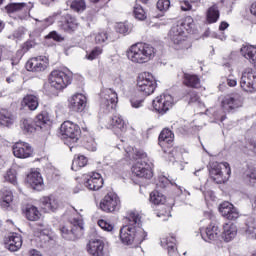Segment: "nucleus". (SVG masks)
Listing matches in <instances>:
<instances>
[{
	"mask_svg": "<svg viewBox=\"0 0 256 256\" xmlns=\"http://www.w3.org/2000/svg\"><path fill=\"white\" fill-rule=\"evenodd\" d=\"M246 149H249V151H252V153H256V140H250L246 144Z\"/></svg>",
	"mask_w": 256,
	"mask_h": 256,
	"instance_id": "obj_56",
	"label": "nucleus"
},
{
	"mask_svg": "<svg viewBox=\"0 0 256 256\" xmlns=\"http://www.w3.org/2000/svg\"><path fill=\"white\" fill-rule=\"evenodd\" d=\"M227 85L229 87H235L237 85V79H235V78H228L227 79Z\"/></svg>",
	"mask_w": 256,
	"mask_h": 256,
	"instance_id": "obj_61",
	"label": "nucleus"
},
{
	"mask_svg": "<svg viewBox=\"0 0 256 256\" xmlns=\"http://www.w3.org/2000/svg\"><path fill=\"white\" fill-rule=\"evenodd\" d=\"M127 57L132 63L143 65L154 59L155 48L147 43L133 44L127 52Z\"/></svg>",
	"mask_w": 256,
	"mask_h": 256,
	"instance_id": "obj_4",
	"label": "nucleus"
},
{
	"mask_svg": "<svg viewBox=\"0 0 256 256\" xmlns=\"http://www.w3.org/2000/svg\"><path fill=\"white\" fill-rule=\"evenodd\" d=\"M173 185V182L169 180V178L165 176H161L158 181V186L161 187V189H165V187H168L169 185Z\"/></svg>",
	"mask_w": 256,
	"mask_h": 256,
	"instance_id": "obj_48",
	"label": "nucleus"
},
{
	"mask_svg": "<svg viewBox=\"0 0 256 256\" xmlns=\"http://www.w3.org/2000/svg\"><path fill=\"white\" fill-rule=\"evenodd\" d=\"M62 237L68 241H75L83 237L85 231L83 219L74 218L69 225L60 228Z\"/></svg>",
	"mask_w": 256,
	"mask_h": 256,
	"instance_id": "obj_6",
	"label": "nucleus"
},
{
	"mask_svg": "<svg viewBox=\"0 0 256 256\" xmlns=\"http://www.w3.org/2000/svg\"><path fill=\"white\" fill-rule=\"evenodd\" d=\"M6 181H9V183H12V185H17V176L15 172L8 171L5 176Z\"/></svg>",
	"mask_w": 256,
	"mask_h": 256,
	"instance_id": "obj_51",
	"label": "nucleus"
},
{
	"mask_svg": "<svg viewBox=\"0 0 256 256\" xmlns=\"http://www.w3.org/2000/svg\"><path fill=\"white\" fill-rule=\"evenodd\" d=\"M98 225L103 231H113V226L105 220H99Z\"/></svg>",
	"mask_w": 256,
	"mask_h": 256,
	"instance_id": "obj_52",
	"label": "nucleus"
},
{
	"mask_svg": "<svg viewBox=\"0 0 256 256\" xmlns=\"http://www.w3.org/2000/svg\"><path fill=\"white\" fill-rule=\"evenodd\" d=\"M183 79V83L186 87H192L193 89H199V87H201V79L195 74L184 73Z\"/></svg>",
	"mask_w": 256,
	"mask_h": 256,
	"instance_id": "obj_27",
	"label": "nucleus"
},
{
	"mask_svg": "<svg viewBox=\"0 0 256 256\" xmlns=\"http://www.w3.org/2000/svg\"><path fill=\"white\" fill-rule=\"evenodd\" d=\"M237 0H222V3L226 9H228V13H231L233 11V5H235V2Z\"/></svg>",
	"mask_w": 256,
	"mask_h": 256,
	"instance_id": "obj_55",
	"label": "nucleus"
},
{
	"mask_svg": "<svg viewBox=\"0 0 256 256\" xmlns=\"http://www.w3.org/2000/svg\"><path fill=\"white\" fill-rule=\"evenodd\" d=\"M99 207L105 213H114V211H119V209H121V200L116 193H108L100 201Z\"/></svg>",
	"mask_w": 256,
	"mask_h": 256,
	"instance_id": "obj_11",
	"label": "nucleus"
},
{
	"mask_svg": "<svg viewBox=\"0 0 256 256\" xmlns=\"http://www.w3.org/2000/svg\"><path fill=\"white\" fill-rule=\"evenodd\" d=\"M49 67V59L45 56H38L31 58L26 63L27 71H32L33 73H41Z\"/></svg>",
	"mask_w": 256,
	"mask_h": 256,
	"instance_id": "obj_14",
	"label": "nucleus"
},
{
	"mask_svg": "<svg viewBox=\"0 0 256 256\" xmlns=\"http://www.w3.org/2000/svg\"><path fill=\"white\" fill-rule=\"evenodd\" d=\"M115 29L117 33H121V34L129 33V26L123 22L116 24Z\"/></svg>",
	"mask_w": 256,
	"mask_h": 256,
	"instance_id": "obj_49",
	"label": "nucleus"
},
{
	"mask_svg": "<svg viewBox=\"0 0 256 256\" xmlns=\"http://www.w3.org/2000/svg\"><path fill=\"white\" fill-rule=\"evenodd\" d=\"M250 12L256 17V2H254L250 7Z\"/></svg>",
	"mask_w": 256,
	"mask_h": 256,
	"instance_id": "obj_64",
	"label": "nucleus"
},
{
	"mask_svg": "<svg viewBox=\"0 0 256 256\" xmlns=\"http://www.w3.org/2000/svg\"><path fill=\"white\" fill-rule=\"evenodd\" d=\"M10 57H8V59L11 61V65L15 66V65H19V61H21V52L17 51L16 53L12 54L11 52H9Z\"/></svg>",
	"mask_w": 256,
	"mask_h": 256,
	"instance_id": "obj_45",
	"label": "nucleus"
},
{
	"mask_svg": "<svg viewBox=\"0 0 256 256\" xmlns=\"http://www.w3.org/2000/svg\"><path fill=\"white\" fill-rule=\"evenodd\" d=\"M41 217V213L35 206H30L26 209V219L28 221H37Z\"/></svg>",
	"mask_w": 256,
	"mask_h": 256,
	"instance_id": "obj_39",
	"label": "nucleus"
},
{
	"mask_svg": "<svg viewBox=\"0 0 256 256\" xmlns=\"http://www.w3.org/2000/svg\"><path fill=\"white\" fill-rule=\"evenodd\" d=\"M235 237H237V226L231 222L225 223L223 225L222 239L226 243H229L233 241Z\"/></svg>",
	"mask_w": 256,
	"mask_h": 256,
	"instance_id": "obj_22",
	"label": "nucleus"
},
{
	"mask_svg": "<svg viewBox=\"0 0 256 256\" xmlns=\"http://www.w3.org/2000/svg\"><path fill=\"white\" fill-rule=\"evenodd\" d=\"M48 37H50V39H54V41H63V38L61 37V35L57 34V32L53 31L51 32Z\"/></svg>",
	"mask_w": 256,
	"mask_h": 256,
	"instance_id": "obj_60",
	"label": "nucleus"
},
{
	"mask_svg": "<svg viewBox=\"0 0 256 256\" xmlns=\"http://www.w3.org/2000/svg\"><path fill=\"white\" fill-rule=\"evenodd\" d=\"M160 245L164 249H167L169 256H179V252H177V240L175 236L168 235L164 236L160 240Z\"/></svg>",
	"mask_w": 256,
	"mask_h": 256,
	"instance_id": "obj_20",
	"label": "nucleus"
},
{
	"mask_svg": "<svg viewBox=\"0 0 256 256\" xmlns=\"http://www.w3.org/2000/svg\"><path fill=\"white\" fill-rule=\"evenodd\" d=\"M153 108L160 115H165L169 109H171L175 105V99L169 93L161 94L156 97L152 102Z\"/></svg>",
	"mask_w": 256,
	"mask_h": 256,
	"instance_id": "obj_9",
	"label": "nucleus"
},
{
	"mask_svg": "<svg viewBox=\"0 0 256 256\" xmlns=\"http://www.w3.org/2000/svg\"><path fill=\"white\" fill-rule=\"evenodd\" d=\"M149 200L150 203H152L153 205H163L167 198L165 197V195H163V193L154 190L153 192L150 193Z\"/></svg>",
	"mask_w": 256,
	"mask_h": 256,
	"instance_id": "obj_34",
	"label": "nucleus"
},
{
	"mask_svg": "<svg viewBox=\"0 0 256 256\" xmlns=\"http://www.w3.org/2000/svg\"><path fill=\"white\" fill-rule=\"evenodd\" d=\"M89 163L87 157L83 155H77L72 162V171H79V169L85 167Z\"/></svg>",
	"mask_w": 256,
	"mask_h": 256,
	"instance_id": "obj_33",
	"label": "nucleus"
},
{
	"mask_svg": "<svg viewBox=\"0 0 256 256\" xmlns=\"http://www.w3.org/2000/svg\"><path fill=\"white\" fill-rule=\"evenodd\" d=\"M35 231L38 234L40 241H44V243L51 241V230L43 224H37Z\"/></svg>",
	"mask_w": 256,
	"mask_h": 256,
	"instance_id": "obj_31",
	"label": "nucleus"
},
{
	"mask_svg": "<svg viewBox=\"0 0 256 256\" xmlns=\"http://www.w3.org/2000/svg\"><path fill=\"white\" fill-rule=\"evenodd\" d=\"M169 37L174 45H181L185 41V31L183 26L176 25L171 28Z\"/></svg>",
	"mask_w": 256,
	"mask_h": 256,
	"instance_id": "obj_21",
	"label": "nucleus"
},
{
	"mask_svg": "<svg viewBox=\"0 0 256 256\" xmlns=\"http://www.w3.org/2000/svg\"><path fill=\"white\" fill-rule=\"evenodd\" d=\"M60 27L64 31H73V29L77 27V19H75L71 15H66V20L64 23L60 24Z\"/></svg>",
	"mask_w": 256,
	"mask_h": 256,
	"instance_id": "obj_36",
	"label": "nucleus"
},
{
	"mask_svg": "<svg viewBox=\"0 0 256 256\" xmlns=\"http://www.w3.org/2000/svg\"><path fill=\"white\" fill-rule=\"evenodd\" d=\"M11 203H13V192L4 187L0 190V205L3 209H9L11 207Z\"/></svg>",
	"mask_w": 256,
	"mask_h": 256,
	"instance_id": "obj_24",
	"label": "nucleus"
},
{
	"mask_svg": "<svg viewBox=\"0 0 256 256\" xmlns=\"http://www.w3.org/2000/svg\"><path fill=\"white\" fill-rule=\"evenodd\" d=\"M157 89V82L153 77V74L149 72H142L137 78V90L146 96L152 95Z\"/></svg>",
	"mask_w": 256,
	"mask_h": 256,
	"instance_id": "obj_8",
	"label": "nucleus"
},
{
	"mask_svg": "<svg viewBox=\"0 0 256 256\" xmlns=\"http://www.w3.org/2000/svg\"><path fill=\"white\" fill-rule=\"evenodd\" d=\"M241 54L245 59H248L252 65H256V47L255 46H243L241 48Z\"/></svg>",
	"mask_w": 256,
	"mask_h": 256,
	"instance_id": "obj_29",
	"label": "nucleus"
},
{
	"mask_svg": "<svg viewBox=\"0 0 256 256\" xmlns=\"http://www.w3.org/2000/svg\"><path fill=\"white\" fill-rule=\"evenodd\" d=\"M127 225L120 229V239L125 245H141L147 237V232L141 228V216L139 213L131 212L126 217Z\"/></svg>",
	"mask_w": 256,
	"mask_h": 256,
	"instance_id": "obj_2",
	"label": "nucleus"
},
{
	"mask_svg": "<svg viewBox=\"0 0 256 256\" xmlns=\"http://www.w3.org/2000/svg\"><path fill=\"white\" fill-rule=\"evenodd\" d=\"M109 39V35L105 31H101L97 35V41L98 43H105Z\"/></svg>",
	"mask_w": 256,
	"mask_h": 256,
	"instance_id": "obj_54",
	"label": "nucleus"
},
{
	"mask_svg": "<svg viewBox=\"0 0 256 256\" xmlns=\"http://www.w3.org/2000/svg\"><path fill=\"white\" fill-rule=\"evenodd\" d=\"M179 157H181V152H179L178 148H174L169 152L170 161H173V159L175 161L179 159Z\"/></svg>",
	"mask_w": 256,
	"mask_h": 256,
	"instance_id": "obj_53",
	"label": "nucleus"
},
{
	"mask_svg": "<svg viewBox=\"0 0 256 256\" xmlns=\"http://www.w3.org/2000/svg\"><path fill=\"white\" fill-rule=\"evenodd\" d=\"M13 154L18 159H27L33 155V148L27 142L19 141L13 145Z\"/></svg>",
	"mask_w": 256,
	"mask_h": 256,
	"instance_id": "obj_16",
	"label": "nucleus"
},
{
	"mask_svg": "<svg viewBox=\"0 0 256 256\" xmlns=\"http://www.w3.org/2000/svg\"><path fill=\"white\" fill-rule=\"evenodd\" d=\"M73 81V73L68 71V73L61 70H53L49 75V84L52 89L56 91H63L68 85H71Z\"/></svg>",
	"mask_w": 256,
	"mask_h": 256,
	"instance_id": "obj_7",
	"label": "nucleus"
},
{
	"mask_svg": "<svg viewBox=\"0 0 256 256\" xmlns=\"http://www.w3.org/2000/svg\"><path fill=\"white\" fill-rule=\"evenodd\" d=\"M181 11H191L193 9V5L189 0H179Z\"/></svg>",
	"mask_w": 256,
	"mask_h": 256,
	"instance_id": "obj_50",
	"label": "nucleus"
},
{
	"mask_svg": "<svg viewBox=\"0 0 256 256\" xmlns=\"http://www.w3.org/2000/svg\"><path fill=\"white\" fill-rule=\"evenodd\" d=\"M134 16L136 17V19H138L139 21H145V19H147V13H145V10L143 9V7L139 4H136L134 6Z\"/></svg>",
	"mask_w": 256,
	"mask_h": 256,
	"instance_id": "obj_42",
	"label": "nucleus"
},
{
	"mask_svg": "<svg viewBox=\"0 0 256 256\" xmlns=\"http://www.w3.org/2000/svg\"><path fill=\"white\" fill-rule=\"evenodd\" d=\"M223 169H225L227 175H231V167H229V163L227 162H213L210 164V177L214 181V183H217L220 185L221 183H225L226 178L223 176Z\"/></svg>",
	"mask_w": 256,
	"mask_h": 256,
	"instance_id": "obj_10",
	"label": "nucleus"
},
{
	"mask_svg": "<svg viewBox=\"0 0 256 256\" xmlns=\"http://www.w3.org/2000/svg\"><path fill=\"white\" fill-rule=\"evenodd\" d=\"M109 253V244L105 238L97 240V256H105Z\"/></svg>",
	"mask_w": 256,
	"mask_h": 256,
	"instance_id": "obj_37",
	"label": "nucleus"
},
{
	"mask_svg": "<svg viewBox=\"0 0 256 256\" xmlns=\"http://www.w3.org/2000/svg\"><path fill=\"white\" fill-rule=\"evenodd\" d=\"M25 28L21 27L19 28L16 32H15V37L19 38L21 37V35H25Z\"/></svg>",
	"mask_w": 256,
	"mask_h": 256,
	"instance_id": "obj_62",
	"label": "nucleus"
},
{
	"mask_svg": "<svg viewBox=\"0 0 256 256\" xmlns=\"http://www.w3.org/2000/svg\"><path fill=\"white\" fill-rule=\"evenodd\" d=\"M0 125H13V114L5 109L0 110Z\"/></svg>",
	"mask_w": 256,
	"mask_h": 256,
	"instance_id": "obj_35",
	"label": "nucleus"
},
{
	"mask_svg": "<svg viewBox=\"0 0 256 256\" xmlns=\"http://www.w3.org/2000/svg\"><path fill=\"white\" fill-rule=\"evenodd\" d=\"M20 127L24 133H34L37 129L47 131L51 127V116L49 112L38 114L35 119L24 118L20 122Z\"/></svg>",
	"mask_w": 256,
	"mask_h": 256,
	"instance_id": "obj_5",
	"label": "nucleus"
},
{
	"mask_svg": "<svg viewBox=\"0 0 256 256\" xmlns=\"http://www.w3.org/2000/svg\"><path fill=\"white\" fill-rule=\"evenodd\" d=\"M22 103L30 111H35L39 107V98L36 95L28 94L23 98Z\"/></svg>",
	"mask_w": 256,
	"mask_h": 256,
	"instance_id": "obj_30",
	"label": "nucleus"
},
{
	"mask_svg": "<svg viewBox=\"0 0 256 256\" xmlns=\"http://www.w3.org/2000/svg\"><path fill=\"white\" fill-rule=\"evenodd\" d=\"M23 245V240L21 239V236L18 234H12L9 236L5 242V247L9 251H19Z\"/></svg>",
	"mask_w": 256,
	"mask_h": 256,
	"instance_id": "obj_23",
	"label": "nucleus"
},
{
	"mask_svg": "<svg viewBox=\"0 0 256 256\" xmlns=\"http://www.w3.org/2000/svg\"><path fill=\"white\" fill-rule=\"evenodd\" d=\"M119 98L117 97V92L111 88H104L100 92V111L105 113H113V117L108 123V129H111L115 135H121L125 133V121L119 114H115V109H117V103Z\"/></svg>",
	"mask_w": 256,
	"mask_h": 256,
	"instance_id": "obj_1",
	"label": "nucleus"
},
{
	"mask_svg": "<svg viewBox=\"0 0 256 256\" xmlns=\"http://www.w3.org/2000/svg\"><path fill=\"white\" fill-rule=\"evenodd\" d=\"M41 5H45L46 7H49L52 3H55V0H39Z\"/></svg>",
	"mask_w": 256,
	"mask_h": 256,
	"instance_id": "obj_63",
	"label": "nucleus"
},
{
	"mask_svg": "<svg viewBox=\"0 0 256 256\" xmlns=\"http://www.w3.org/2000/svg\"><path fill=\"white\" fill-rule=\"evenodd\" d=\"M85 107H87V97L85 95L78 93L74 94L69 100V108L71 111H75L76 113H82L85 111Z\"/></svg>",
	"mask_w": 256,
	"mask_h": 256,
	"instance_id": "obj_18",
	"label": "nucleus"
},
{
	"mask_svg": "<svg viewBox=\"0 0 256 256\" xmlns=\"http://www.w3.org/2000/svg\"><path fill=\"white\" fill-rule=\"evenodd\" d=\"M243 106V96L240 93H232L222 101V107L225 111H233Z\"/></svg>",
	"mask_w": 256,
	"mask_h": 256,
	"instance_id": "obj_15",
	"label": "nucleus"
},
{
	"mask_svg": "<svg viewBox=\"0 0 256 256\" xmlns=\"http://www.w3.org/2000/svg\"><path fill=\"white\" fill-rule=\"evenodd\" d=\"M26 181L32 187V189H39V187L43 185V177H41V173H39L37 170L29 173Z\"/></svg>",
	"mask_w": 256,
	"mask_h": 256,
	"instance_id": "obj_25",
	"label": "nucleus"
},
{
	"mask_svg": "<svg viewBox=\"0 0 256 256\" xmlns=\"http://www.w3.org/2000/svg\"><path fill=\"white\" fill-rule=\"evenodd\" d=\"M244 179H246V181H249V183L254 184L256 181V172L255 170L248 168L245 172H244Z\"/></svg>",
	"mask_w": 256,
	"mask_h": 256,
	"instance_id": "obj_44",
	"label": "nucleus"
},
{
	"mask_svg": "<svg viewBox=\"0 0 256 256\" xmlns=\"http://www.w3.org/2000/svg\"><path fill=\"white\" fill-rule=\"evenodd\" d=\"M220 13L219 7L217 5L211 6L206 13V21L207 23H217L219 21Z\"/></svg>",
	"mask_w": 256,
	"mask_h": 256,
	"instance_id": "obj_32",
	"label": "nucleus"
},
{
	"mask_svg": "<svg viewBox=\"0 0 256 256\" xmlns=\"http://www.w3.org/2000/svg\"><path fill=\"white\" fill-rule=\"evenodd\" d=\"M42 209H44L46 213H49V211H57V209H59V200H57L55 196L42 198Z\"/></svg>",
	"mask_w": 256,
	"mask_h": 256,
	"instance_id": "obj_26",
	"label": "nucleus"
},
{
	"mask_svg": "<svg viewBox=\"0 0 256 256\" xmlns=\"http://www.w3.org/2000/svg\"><path fill=\"white\" fill-rule=\"evenodd\" d=\"M180 23H182L183 27H188L186 28V31H189V29H193V27H195L193 17L191 16L186 17L183 21H180Z\"/></svg>",
	"mask_w": 256,
	"mask_h": 256,
	"instance_id": "obj_47",
	"label": "nucleus"
},
{
	"mask_svg": "<svg viewBox=\"0 0 256 256\" xmlns=\"http://www.w3.org/2000/svg\"><path fill=\"white\" fill-rule=\"evenodd\" d=\"M97 58V48L93 49L89 54L86 55V59L88 61H93Z\"/></svg>",
	"mask_w": 256,
	"mask_h": 256,
	"instance_id": "obj_59",
	"label": "nucleus"
},
{
	"mask_svg": "<svg viewBox=\"0 0 256 256\" xmlns=\"http://www.w3.org/2000/svg\"><path fill=\"white\" fill-rule=\"evenodd\" d=\"M240 87L246 93H255L256 92V73L253 72V69L246 68L242 72L240 78Z\"/></svg>",
	"mask_w": 256,
	"mask_h": 256,
	"instance_id": "obj_12",
	"label": "nucleus"
},
{
	"mask_svg": "<svg viewBox=\"0 0 256 256\" xmlns=\"http://www.w3.org/2000/svg\"><path fill=\"white\" fill-rule=\"evenodd\" d=\"M130 103L134 109H139V107H143V100L132 99Z\"/></svg>",
	"mask_w": 256,
	"mask_h": 256,
	"instance_id": "obj_58",
	"label": "nucleus"
},
{
	"mask_svg": "<svg viewBox=\"0 0 256 256\" xmlns=\"http://www.w3.org/2000/svg\"><path fill=\"white\" fill-rule=\"evenodd\" d=\"M156 7L159 11H167L171 7V1L169 0H158Z\"/></svg>",
	"mask_w": 256,
	"mask_h": 256,
	"instance_id": "obj_46",
	"label": "nucleus"
},
{
	"mask_svg": "<svg viewBox=\"0 0 256 256\" xmlns=\"http://www.w3.org/2000/svg\"><path fill=\"white\" fill-rule=\"evenodd\" d=\"M219 211L221 215L229 221H235L239 219V210H237V208H235V206L230 202L221 203L219 206Z\"/></svg>",
	"mask_w": 256,
	"mask_h": 256,
	"instance_id": "obj_19",
	"label": "nucleus"
},
{
	"mask_svg": "<svg viewBox=\"0 0 256 256\" xmlns=\"http://www.w3.org/2000/svg\"><path fill=\"white\" fill-rule=\"evenodd\" d=\"M60 132L63 137H67L68 139H71L73 143H77V141H79V136L81 135V128L71 121H65L60 126Z\"/></svg>",
	"mask_w": 256,
	"mask_h": 256,
	"instance_id": "obj_13",
	"label": "nucleus"
},
{
	"mask_svg": "<svg viewBox=\"0 0 256 256\" xmlns=\"http://www.w3.org/2000/svg\"><path fill=\"white\" fill-rule=\"evenodd\" d=\"M125 151L128 159L136 160V163L132 166V173L140 179H151V177H153V171H151L147 163L149 161V159H147V153L131 146H128Z\"/></svg>",
	"mask_w": 256,
	"mask_h": 256,
	"instance_id": "obj_3",
	"label": "nucleus"
},
{
	"mask_svg": "<svg viewBox=\"0 0 256 256\" xmlns=\"http://www.w3.org/2000/svg\"><path fill=\"white\" fill-rule=\"evenodd\" d=\"M85 187L90 191H95V188L97 187V176H95V172H92L90 178L85 183Z\"/></svg>",
	"mask_w": 256,
	"mask_h": 256,
	"instance_id": "obj_43",
	"label": "nucleus"
},
{
	"mask_svg": "<svg viewBox=\"0 0 256 256\" xmlns=\"http://www.w3.org/2000/svg\"><path fill=\"white\" fill-rule=\"evenodd\" d=\"M201 237L206 243H212V241H217L221 237V230L216 224H210L205 229H200Z\"/></svg>",
	"mask_w": 256,
	"mask_h": 256,
	"instance_id": "obj_17",
	"label": "nucleus"
},
{
	"mask_svg": "<svg viewBox=\"0 0 256 256\" xmlns=\"http://www.w3.org/2000/svg\"><path fill=\"white\" fill-rule=\"evenodd\" d=\"M87 252L89 255L96 256L97 255V237H95V234L93 235V238L89 240V242L86 245Z\"/></svg>",
	"mask_w": 256,
	"mask_h": 256,
	"instance_id": "obj_41",
	"label": "nucleus"
},
{
	"mask_svg": "<svg viewBox=\"0 0 256 256\" xmlns=\"http://www.w3.org/2000/svg\"><path fill=\"white\" fill-rule=\"evenodd\" d=\"M175 139L173 132L167 128L163 129L158 137L160 147H165V145H171Z\"/></svg>",
	"mask_w": 256,
	"mask_h": 256,
	"instance_id": "obj_28",
	"label": "nucleus"
},
{
	"mask_svg": "<svg viewBox=\"0 0 256 256\" xmlns=\"http://www.w3.org/2000/svg\"><path fill=\"white\" fill-rule=\"evenodd\" d=\"M70 8L76 13H83L87 9V4H85V0H73Z\"/></svg>",
	"mask_w": 256,
	"mask_h": 256,
	"instance_id": "obj_40",
	"label": "nucleus"
},
{
	"mask_svg": "<svg viewBox=\"0 0 256 256\" xmlns=\"http://www.w3.org/2000/svg\"><path fill=\"white\" fill-rule=\"evenodd\" d=\"M190 103L201 104V98L195 92L190 93Z\"/></svg>",
	"mask_w": 256,
	"mask_h": 256,
	"instance_id": "obj_57",
	"label": "nucleus"
},
{
	"mask_svg": "<svg viewBox=\"0 0 256 256\" xmlns=\"http://www.w3.org/2000/svg\"><path fill=\"white\" fill-rule=\"evenodd\" d=\"M26 7V3H10L5 7V10L8 15H11L12 13H19L23 11V9H25Z\"/></svg>",
	"mask_w": 256,
	"mask_h": 256,
	"instance_id": "obj_38",
	"label": "nucleus"
}]
</instances>
